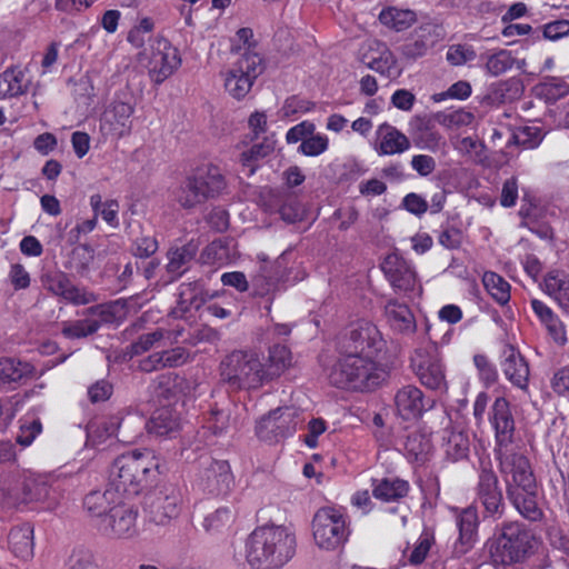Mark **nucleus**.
Returning a JSON list of instances; mask_svg holds the SVG:
<instances>
[{
    "label": "nucleus",
    "instance_id": "nucleus-1",
    "mask_svg": "<svg viewBox=\"0 0 569 569\" xmlns=\"http://www.w3.org/2000/svg\"><path fill=\"white\" fill-rule=\"evenodd\" d=\"M297 540L284 526L256 528L244 543V557L252 569H280L295 556Z\"/></svg>",
    "mask_w": 569,
    "mask_h": 569
},
{
    "label": "nucleus",
    "instance_id": "nucleus-2",
    "mask_svg": "<svg viewBox=\"0 0 569 569\" xmlns=\"http://www.w3.org/2000/svg\"><path fill=\"white\" fill-rule=\"evenodd\" d=\"M381 359L348 352L331 368L328 379L337 388L370 391L387 378L388 370Z\"/></svg>",
    "mask_w": 569,
    "mask_h": 569
},
{
    "label": "nucleus",
    "instance_id": "nucleus-3",
    "mask_svg": "<svg viewBox=\"0 0 569 569\" xmlns=\"http://www.w3.org/2000/svg\"><path fill=\"white\" fill-rule=\"evenodd\" d=\"M159 468V461L151 450H134L119 456L109 471V485L122 496L139 493Z\"/></svg>",
    "mask_w": 569,
    "mask_h": 569
},
{
    "label": "nucleus",
    "instance_id": "nucleus-4",
    "mask_svg": "<svg viewBox=\"0 0 569 569\" xmlns=\"http://www.w3.org/2000/svg\"><path fill=\"white\" fill-rule=\"evenodd\" d=\"M536 546L533 533L519 522L502 525L487 542L491 561L503 567L523 562Z\"/></svg>",
    "mask_w": 569,
    "mask_h": 569
},
{
    "label": "nucleus",
    "instance_id": "nucleus-5",
    "mask_svg": "<svg viewBox=\"0 0 569 569\" xmlns=\"http://www.w3.org/2000/svg\"><path fill=\"white\" fill-rule=\"evenodd\" d=\"M226 186L224 177L217 166L201 163L187 176L174 197L181 207L193 208L221 194Z\"/></svg>",
    "mask_w": 569,
    "mask_h": 569
},
{
    "label": "nucleus",
    "instance_id": "nucleus-6",
    "mask_svg": "<svg viewBox=\"0 0 569 569\" xmlns=\"http://www.w3.org/2000/svg\"><path fill=\"white\" fill-rule=\"evenodd\" d=\"M220 370L222 379L234 388L257 389L267 382L263 363L254 352L230 353Z\"/></svg>",
    "mask_w": 569,
    "mask_h": 569
},
{
    "label": "nucleus",
    "instance_id": "nucleus-7",
    "mask_svg": "<svg viewBox=\"0 0 569 569\" xmlns=\"http://www.w3.org/2000/svg\"><path fill=\"white\" fill-rule=\"evenodd\" d=\"M138 61L148 70L150 80L157 84L172 76L181 64L178 49L164 38L153 39L148 48L139 52Z\"/></svg>",
    "mask_w": 569,
    "mask_h": 569
},
{
    "label": "nucleus",
    "instance_id": "nucleus-8",
    "mask_svg": "<svg viewBox=\"0 0 569 569\" xmlns=\"http://www.w3.org/2000/svg\"><path fill=\"white\" fill-rule=\"evenodd\" d=\"M302 422L301 411L295 407L278 408L263 416L256 426L258 438L266 442H279L291 437Z\"/></svg>",
    "mask_w": 569,
    "mask_h": 569
},
{
    "label": "nucleus",
    "instance_id": "nucleus-9",
    "mask_svg": "<svg viewBox=\"0 0 569 569\" xmlns=\"http://www.w3.org/2000/svg\"><path fill=\"white\" fill-rule=\"evenodd\" d=\"M495 453L507 491L519 488L530 490L536 487V478L526 456L515 452L511 447L495 449Z\"/></svg>",
    "mask_w": 569,
    "mask_h": 569
},
{
    "label": "nucleus",
    "instance_id": "nucleus-10",
    "mask_svg": "<svg viewBox=\"0 0 569 569\" xmlns=\"http://www.w3.org/2000/svg\"><path fill=\"white\" fill-rule=\"evenodd\" d=\"M312 536L320 549L333 550L338 548L347 539L343 515L333 508L318 510L312 521Z\"/></svg>",
    "mask_w": 569,
    "mask_h": 569
},
{
    "label": "nucleus",
    "instance_id": "nucleus-11",
    "mask_svg": "<svg viewBox=\"0 0 569 569\" xmlns=\"http://www.w3.org/2000/svg\"><path fill=\"white\" fill-rule=\"evenodd\" d=\"M411 366L426 387L441 389L445 386V368L437 343L429 342L416 349L411 358Z\"/></svg>",
    "mask_w": 569,
    "mask_h": 569
},
{
    "label": "nucleus",
    "instance_id": "nucleus-12",
    "mask_svg": "<svg viewBox=\"0 0 569 569\" xmlns=\"http://www.w3.org/2000/svg\"><path fill=\"white\" fill-rule=\"evenodd\" d=\"M260 72L261 58L254 53L243 54L224 74L227 92L238 100L244 98Z\"/></svg>",
    "mask_w": 569,
    "mask_h": 569
},
{
    "label": "nucleus",
    "instance_id": "nucleus-13",
    "mask_svg": "<svg viewBox=\"0 0 569 569\" xmlns=\"http://www.w3.org/2000/svg\"><path fill=\"white\" fill-rule=\"evenodd\" d=\"M99 530L106 537L116 540H131L138 537V510L123 503L122 499L111 509L110 515L100 520Z\"/></svg>",
    "mask_w": 569,
    "mask_h": 569
},
{
    "label": "nucleus",
    "instance_id": "nucleus-14",
    "mask_svg": "<svg viewBox=\"0 0 569 569\" xmlns=\"http://www.w3.org/2000/svg\"><path fill=\"white\" fill-rule=\"evenodd\" d=\"M385 348L386 342L376 325L360 320L352 326L346 351L381 359Z\"/></svg>",
    "mask_w": 569,
    "mask_h": 569
},
{
    "label": "nucleus",
    "instance_id": "nucleus-15",
    "mask_svg": "<svg viewBox=\"0 0 569 569\" xmlns=\"http://www.w3.org/2000/svg\"><path fill=\"white\" fill-rule=\"evenodd\" d=\"M381 270L396 290L413 296L421 293V284L413 266L399 253L387 254L381 263Z\"/></svg>",
    "mask_w": 569,
    "mask_h": 569
},
{
    "label": "nucleus",
    "instance_id": "nucleus-16",
    "mask_svg": "<svg viewBox=\"0 0 569 569\" xmlns=\"http://www.w3.org/2000/svg\"><path fill=\"white\" fill-rule=\"evenodd\" d=\"M358 60L367 68L387 77L400 73L398 61L391 49L383 41L368 39L358 50Z\"/></svg>",
    "mask_w": 569,
    "mask_h": 569
},
{
    "label": "nucleus",
    "instance_id": "nucleus-17",
    "mask_svg": "<svg viewBox=\"0 0 569 569\" xmlns=\"http://www.w3.org/2000/svg\"><path fill=\"white\" fill-rule=\"evenodd\" d=\"M182 495L176 488L159 492L148 505L147 521L156 526H166L176 519L182 509Z\"/></svg>",
    "mask_w": 569,
    "mask_h": 569
},
{
    "label": "nucleus",
    "instance_id": "nucleus-18",
    "mask_svg": "<svg viewBox=\"0 0 569 569\" xmlns=\"http://www.w3.org/2000/svg\"><path fill=\"white\" fill-rule=\"evenodd\" d=\"M133 112L134 107L129 102L118 100L111 102L101 116V132L117 139L128 136L131 132Z\"/></svg>",
    "mask_w": 569,
    "mask_h": 569
},
{
    "label": "nucleus",
    "instance_id": "nucleus-19",
    "mask_svg": "<svg viewBox=\"0 0 569 569\" xmlns=\"http://www.w3.org/2000/svg\"><path fill=\"white\" fill-rule=\"evenodd\" d=\"M489 422L495 431V449L510 447L515 436V419L510 403L505 397H498L489 412Z\"/></svg>",
    "mask_w": 569,
    "mask_h": 569
},
{
    "label": "nucleus",
    "instance_id": "nucleus-20",
    "mask_svg": "<svg viewBox=\"0 0 569 569\" xmlns=\"http://www.w3.org/2000/svg\"><path fill=\"white\" fill-rule=\"evenodd\" d=\"M409 138L390 123L378 126L375 134L373 149L379 156L400 154L410 149Z\"/></svg>",
    "mask_w": 569,
    "mask_h": 569
},
{
    "label": "nucleus",
    "instance_id": "nucleus-21",
    "mask_svg": "<svg viewBox=\"0 0 569 569\" xmlns=\"http://www.w3.org/2000/svg\"><path fill=\"white\" fill-rule=\"evenodd\" d=\"M42 281L50 292L74 305H87L94 300L91 292L73 286L62 272L48 273Z\"/></svg>",
    "mask_w": 569,
    "mask_h": 569
},
{
    "label": "nucleus",
    "instance_id": "nucleus-22",
    "mask_svg": "<svg viewBox=\"0 0 569 569\" xmlns=\"http://www.w3.org/2000/svg\"><path fill=\"white\" fill-rule=\"evenodd\" d=\"M34 367L16 358L0 359V389L14 390L34 377Z\"/></svg>",
    "mask_w": 569,
    "mask_h": 569
},
{
    "label": "nucleus",
    "instance_id": "nucleus-23",
    "mask_svg": "<svg viewBox=\"0 0 569 569\" xmlns=\"http://www.w3.org/2000/svg\"><path fill=\"white\" fill-rule=\"evenodd\" d=\"M207 460V467L200 475V486L210 493L227 492L232 483L229 463L224 460Z\"/></svg>",
    "mask_w": 569,
    "mask_h": 569
},
{
    "label": "nucleus",
    "instance_id": "nucleus-24",
    "mask_svg": "<svg viewBox=\"0 0 569 569\" xmlns=\"http://www.w3.org/2000/svg\"><path fill=\"white\" fill-rule=\"evenodd\" d=\"M439 36L432 26H423L415 30L413 34L400 47L402 59L416 60L423 57L429 49L436 46Z\"/></svg>",
    "mask_w": 569,
    "mask_h": 569
},
{
    "label": "nucleus",
    "instance_id": "nucleus-25",
    "mask_svg": "<svg viewBox=\"0 0 569 569\" xmlns=\"http://www.w3.org/2000/svg\"><path fill=\"white\" fill-rule=\"evenodd\" d=\"M395 401L399 416L407 420L421 417L430 408V403L425 399L422 391L411 385L401 388L397 392Z\"/></svg>",
    "mask_w": 569,
    "mask_h": 569
},
{
    "label": "nucleus",
    "instance_id": "nucleus-26",
    "mask_svg": "<svg viewBox=\"0 0 569 569\" xmlns=\"http://www.w3.org/2000/svg\"><path fill=\"white\" fill-rule=\"evenodd\" d=\"M478 498L489 516L499 513L502 495L498 488V479L491 469L483 468L479 475Z\"/></svg>",
    "mask_w": 569,
    "mask_h": 569
},
{
    "label": "nucleus",
    "instance_id": "nucleus-27",
    "mask_svg": "<svg viewBox=\"0 0 569 569\" xmlns=\"http://www.w3.org/2000/svg\"><path fill=\"white\" fill-rule=\"evenodd\" d=\"M433 451L431 432L426 429H417L408 432L403 442V452L410 462L418 465L429 460Z\"/></svg>",
    "mask_w": 569,
    "mask_h": 569
},
{
    "label": "nucleus",
    "instance_id": "nucleus-28",
    "mask_svg": "<svg viewBox=\"0 0 569 569\" xmlns=\"http://www.w3.org/2000/svg\"><path fill=\"white\" fill-rule=\"evenodd\" d=\"M459 537L455 549L459 555L468 552L477 541L478 513L475 508L463 509L457 518Z\"/></svg>",
    "mask_w": 569,
    "mask_h": 569
},
{
    "label": "nucleus",
    "instance_id": "nucleus-29",
    "mask_svg": "<svg viewBox=\"0 0 569 569\" xmlns=\"http://www.w3.org/2000/svg\"><path fill=\"white\" fill-rule=\"evenodd\" d=\"M542 290L569 317V276L560 270L549 271L543 279Z\"/></svg>",
    "mask_w": 569,
    "mask_h": 569
},
{
    "label": "nucleus",
    "instance_id": "nucleus-30",
    "mask_svg": "<svg viewBox=\"0 0 569 569\" xmlns=\"http://www.w3.org/2000/svg\"><path fill=\"white\" fill-rule=\"evenodd\" d=\"M122 499V493L109 485V488L104 491L90 492L84 498V507L93 517L102 520V518L111 513V509L117 507Z\"/></svg>",
    "mask_w": 569,
    "mask_h": 569
},
{
    "label": "nucleus",
    "instance_id": "nucleus-31",
    "mask_svg": "<svg viewBox=\"0 0 569 569\" xmlns=\"http://www.w3.org/2000/svg\"><path fill=\"white\" fill-rule=\"evenodd\" d=\"M503 361L501 363L506 378L518 388H526L529 378V368L525 359L511 346L503 351Z\"/></svg>",
    "mask_w": 569,
    "mask_h": 569
},
{
    "label": "nucleus",
    "instance_id": "nucleus-32",
    "mask_svg": "<svg viewBox=\"0 0 569 569\" xmlns=\"http://www.w3.org/2000/svg\"><path fill=\"white\" fill-rule=\"evenodd\" d=\"M33 527L23 523L12 528L9 532V548L19 559L28 561L34 553Z\"/></svg>",
    "mask_w": 569,
    "mask_h": 569
},
{
    "label": "nucleus",
    "instance_id": "nucleus-33",
    "mask_svg": "<svg viewBox=\"0 0 569 569\" xmlns=\"http://www.w3.org/2000/svg\"><path fill=\"white\" fill-rule=\"evenodd\" d=\"M442 449L451 461L462 460L468 457L470 440L461 427L446 429L442 437Z\"/></svg>",
    "mask_w": 569,
    "mask_h": 569
},
{
    "label": "nucleus",
    "instance_id": "nucleus-34",
    "mask_svg": "<svg viewBox=\"0 0 569 569\" xmlns=\"http://www.w3.org/2000/svg\"><path fill=\"white\" fill-rule=\"evenodd\" d=\"M181 419L179 413L171 407L157 409L146 427L149 432L157 436H172L179 430Z\"/></svg>",
    "mask_w": 569,
    "mask_h": 569
},
{
    "label": "nucleus",
    "instance_id": "nucleus-35",
    "mask_svg": "<svg viewBox=\"0 0 569 569\" xmlns=\"http://www.w3.org/2000/svg\"><path fill=\"white\" fill-rule=\"evenodd\" d=\"M385 316L396 331L412 332L416 329L415 317L407 305L390 300L385 307Z\"/></svg>",
    "mask_w": 569,
    "mask_h": 569
},
{
    "label": "nucleus",
    "instance_id": "nucleus-36",
    "mask_svg": "<svg viewBox=\"0 0 569 569\" xmlns=\"http://www.w3.org/2000/svg\"><path fill=\"white\" fill-rule=\"evenodd\" d=\"M510 500L517 510L529 520H538L541 517V510L537 501V486L526 489H509L507 491Z\"/></svg>",
    "mask_w": 569,
    "mask_h": 569
},
{
    "label": "nucleus",
    "instance_id": "nucleus-37",
    "mask_svg": "<svg viewBox=\"0 0 569 569\" xmlns=\"http://www.w3.org/2000/svg\"><path fill=\"white\" fill-rule=\"evenodd\" d=\"M378 18L382 26L397 32L407 30L417 21L415 11L397 7L383 8Z\"/></svg>",
    "mask_w": 569,
    "mask_h": 569
},
{
    "label": "nucleus",
    "instance_id": "nucleus-38",
    "mask_svg": "<svg viewBox=\"0 0 569 569\" xmlns=\"http://www.w3.org/2000/svg\"><path fill=\"white\" fill-rule=\"evenodd\" d=\"M123 421V417L118 413L92 422L88 427V441L93 446L103 443L117 433Z\"/></svg>",
    "mask_w": 569,
    "mask_h": 569
},
{
    "label": "nucleus",
    "instance_id": "nucleus-39",
    "mask_svg": "<svg viewBox=\"0 0 569 569\" xmlns=\"http://www.w3.org/2000/svg\"><path fill=\"white\" fill-rule=\"evenodd\" d=\"M123 421V417L118 413L92 422L88 427V441L93 446L103 443L117 433Z\"/></svg>",
    "mask_w": 569,
    "mask_h": 569
},
{
    "label": "nucleus",
    "instance_id": "nucleus-40",
    "mask_svg": "<svg viewBox=\"0 0 569 569\" xmlns=\"http://www.w3.org/2000/svg\"><path fill=\"white\" fill-rule=\"evenodd\" d=\"M28 87L29 83L22 70L7 69L0 74V100L24 94Z\"/></svg>",
    "mask_w": 569,
    "mask_h": 569
},
{
    "label": "nucleus",
    "instance_id": "nucleus-41",
    "mask_svg": "<svg viewBox=\"0 0 569 569\" xmlns=\"http://www.w3.org/2000/svg\"><path fill=\"white\" fill-rule=\"evenodd\" d=\"M234 257L233 241L224 239L212 241L201 253L203 263L217 267L229 263Z\"/></svg>",
    "mask_w": 569,
    "mask_h": 569
},
{
    "label": "nucleus",
    "instance_id": "nucleus-42",
    "mask_svg": "<svg viewBox=\"0 0 569 569\" xmlns=\"http://www.w3.org/2000/svg\"><path fill=\"white\" fill-rule=\"evenodd\" d=\"M292 365V356L286 346L277 345L269 350V357L264 367L267 381L280 377Z\"/></svg>",
    "mask_w": 569,
    "mask_h": 569
},
{
    "label": "nucleus",
    "instance_id": "nucleus-43",
    "mask_svg": "<svg viewBox=\"0 0 569 569\" xmlns=\"http://www.w3.org/2000/svg\"><path fill=\"white\" fill-rule=\"evenodd\" d=\"M188 358V352L180 347L163 352H154L143 360L142 369L150 371L162 367H178L187 362Z\"/></svg>",
    "mask_w": 569,
    "mask_h": 569
},
{
    "label": "nucleus",
    "instance_id": "nucleus-44",
    "mask_svg": "<svg viewBox=\"0 0 569 569\" xmlns=\"http://www.w3.org/2000/svg\"><path fill=\"white\" fill-rule=\"evenodd\" d=\"M23 502H44L50 498L49 477L43 475H31L22 483Z\"/></svg>",
    "mask_w": 569,
    "mask_h": 569
},
{
    "label": "nucleus",
    "instance_id": "nucleus-45",
    "mask_svg": "<svg viewBox=\"0 0 569 569\" xmlns=\"http://www.w3.org/2000/svg\"><path fill=\"white\" fill-rule=\"evenodd\" d=\"M409 483L399 478H386L373 486V496L382 501H397L407 496Z\"/></svg>",
    "mask_w": 569,
    "mask_h": 569
},
{
    "label": "nucleus",
    "instance_id": "nucleus-46",
    "mask_svg": "<svg viewBox=\"0 0 569 569\" xmlns=\"http://www.w3.org/2000/svg\"><path fill=\"white\" fill-rule=\"evenodd\" d=\"M482 59L485 61L483 69L486 73L491 77L503 74L510 70L516 62L512 52L506 49L490 51L483 56Z\"/></svg>",
    "mask_w": 569,
    "mask_h": 569
},
{
    "label": "nucleus",
    "instance_id": "nucleus-47",
    "mask_svg": "<svg viewBox=\"0 0 569 569\" xmlns=\"http://www.w3.org/2000/svg\"><path fill=\"white\" fill-rule=\"evenodd\" d=\"M482 283L498 303L506 305L510 300V284L501 276L487 271L483 273Z\"/></svg>",
    "mask_w": 569,
    "mask_h": 569
},
{
    "label": "nucleus",
    "instance_id": "nucleus-48",
    "mask_svg": "<svg viewBox=\"0 0 569 569\" xmlns=\"http://www.w3.org/2000/svg\"><path fill=\"white\" fill-rule=\"evenodd\" d=\"M99 322L92 318L64 322L62 333L69 339L87 337L99 329Z\"/></svg>",
    "mask_w": 569,
    "mask_h": 569
},
{
    "label": "nucleus",
    "instance_id": "nucleus-49",
    "mask_svg": "<svg viewBox=\"0 0 569 569\" xmlns=\"http://www.w3.org/2000/svg\"><path fill=\"white\" fill-rule=\"evenodd\" d=\"M42 432V425L38 418L26 416L21 419L17 442L22 447H29Z\"/></svg>",
    "mask_w": 569,
    "mask_h": 569
},
{
    "label": "nucleus",
    "instance_id": "nucleus-50",
    "mask_svg": "<svg viewBox=\"0 0 569 569\" xmlns=\"http://www.w3.org/2000/svg\"><path fill=\"white\" fill-rule=\"evenodd\" d=\"M513 138L523 149H535L543 140V132L538 126H525L515 132Z\"/></svg>",
    "mask_w": 569,
    "mask_h": 569
},
{
    "label": "nucleus",
    "instance_id": "nucleus-51",
    "mask_svg": "<svg viewBox=\"0 0 569 569\" xmlns=\"http://www.w3.org/2000/svg\"><path fill=\"white\" fill-rule=\"evenodd\" d=\"M329 148V138L325 133L313 132L303 143H300L298 151L307 157H318Z\"/></svg>",
    "mask_w": 569,
    "mask_h": 569
},
{
    "label": "nucleus",
    "instance_id": "nucleus-52",
    "mask_svg": "<svg viewBox=\"0 0 569 569\" xmlns=\"http://www.w3.org/2000/svg\"><path fill=\"white\" fill-rule=\"evenodd\" d=\"M477 57L475 48L467 43L451 44L446 53L447 61L455 67L473 61Z\"/></svg>",
    "mask_w": 569,
    "mask_h": 569
},
{
    "label": "nucleus",
    "instance_id": "nucleus-53",
    "mask_svg": "<svg viewBox=\"0 0 569 569\" xmlns=\"http://www.w3.org/2000/svg\"><path fill=\"white\" fill-rule=\"evenodd\" d=\"M413 137L416 146L420 149L435 151L441 142V136L425 122L420 123Z\"/></svg>",
    "mask_w": 569,
    "mask_h": 569
},
{
    "label": "nucleus",
    "instance_id": "nucleus-54",
    "mask_svg": "<svg viewBox=\"0 0 569 569\" xmlns=\"http://www.w3.org/2000/svg\"><path fill=\"white\" fill-rule=\"evenodd\" d=\"M273 150L272 142H266L261 144H254L249 150L241 153V163L248 169V174H252L256 171L254 161L259 158L266 157Z\"/></svg>",
    "mask_w": 569,
    "mask_h": 569
},
{
    "label": "nucleus",
    "instance_id": "nucleus-55",
    "mask_svg": "<svg viewBox=\"0 0 569 569\" xmlns=\"http://www.w3.org/2000/svg\"><path fill=\"white\" fill-rule=\"evenodd\" d=\"M538 91L547 100H557L569 93V83L563 79L552 78L541 83Z\"/></svg>",
    "mask_w": 569,
    "mask_h": 569
},
{
    "label": "nucleus",
    "instance_id": "nucleus-56",
    "mask_svg": "<svg viewBox=\"0 0 569 569\" xmlns=\"http://www.w3.org/2000/svg\"><path fill=\"white\" fill-rule=\"evenodd\" d=\"M433 545V536L430 532L423 531L418 540L416 541L413 549L411 550L410 555L408 556V559L410 563L412 565H419L421 563L427 555L429 553V550L431 546Z\"/></svg>",
    "mask_w": 569,
    "mask_h": 569
},
{
    "label": "nucleus",
    "instance_id": "nucleus-57",
    "mask_svg": "<svg viewBox=\"0 0 569 569\" xmlns=\"http://www.w3.org/2000/svg\"><path fill=\"white\" fill-rule=\"evenodd\" d=\"M530 305L532 311L538 317V319L540 320L541 325L545 327L546 330L552 326H556L558 321L561 320L559 316L555 313V311L545 302L538 299H532L530 301Z\"/></svg>",
    "mask_w": 569,
    "mask_h": 569
},
{
    "label": "nucleus",
    "instance_id": "nucleus-58",
    "mask_svg": "<svg viewBox=\"0 0 569 569\" xmlns=\"http://www.w3.org/2000/svg\"><path fill=\"white\" fill-rule=\"evenodd\" d=\"M530 305L532 311L538 317V319L540 320L541 325L545 327L546 330L552 326H556L558 321L561 320L559 316L555 313V311L545 302L538 299H532L530 301Z\"/></svg>",
    "mask_w": 569,
    "mask_h": 569
},
{
    "label": "nucleus",
    "instance_id": "nucleus-59",
    "mask_svg": "<svg viewBox=\"0 0 569 569\" xmlns=\"http://www.w3.org/2000/svg\"><path fill=\"white\" fill-rule=\"evenodd\" d=\"M233 520V513L229 508H219L213 513L206 517L203 526L207 530H220L230 525Z\"/></svg>",
    "mask_w": 569,
    "mask_h": 569
},
{
    "label": "nucleus",
    "instance_id": "nucleus-60",
    "mask_svg": "<svg viewBox=\"0 0 569 569\" xmlns=\"http://www.w3.org/2000/svg\"><path fill=\"white\" fill-rule=\"evenodd\" d=\"M316 131V126L309 120L301 121L300 123L291 127L286 133V141L289 144L297 142L303 143L308 137Z\"/></svg>",
    "mask_w": 569,
    "mask_h": 569
},
{
    "label": "nucleus",
    "instance_id": "nucleus-61",
    "mask_svg": "<svg viewBox=\"0 0 569 569\" xmlns=\"http://www.w3.org/2000/svg\"><path fill=\"white\" fill-rule=\"evenodd\" d=\"M473 362L478 369L480 379L486 385H491L496 381V378H497L496 368L489 362V360L486 356L476 355L473 357Z\"/></svg>",
    "mask_w": 569,
    "mask_h": 569
},
{
    "label": "nucleus",
    "instance_id": "nucleus-62",
    "mask_svg": "<svg viewBox=\"0 0 569 569\" xmlns=\"http://www.w3.org/2000/svg\"><path fill=\"white\" fill-rule=\"evenodd\" d=\"M8 277L16 290L27 289L30 286V274L20 263L11 264Z\"/></svg>",
    "mask_w": 569,
    "mask_h": 569
},
{
    "label": "nucleus",
    "instance_id": "nucleus-63",
    "mask_svg": "<svg viewBox=\"0 0 569 569\" xmlns=\"http://www.w3.org/2000/svg\"><path fill=\"white\" fill-rule=\"evenodd\" d=\"M518 199V181L515 177L507 179L501 189L500 204L505 208L513 207Z\"/></svg>",
    "mask_w": 569,
    "mask_h": 569
},
{
    "label": "nucleus",
    "instance_id": "nucleus-64",
    "mask_svg": "<svg viewBox=\"0 0 569 569\" xmlns=\"http://www.w3.org/2000/svg\"><path fill=\"white\" fill-rule=\"evenodd\" d=\"M569 36V21L558 20L547 23L543 28V37L546 39L556 41L562 37Z\"/></svg>",
    "mask_w": 569,
    "mask_h": 569
}]
</instances>
